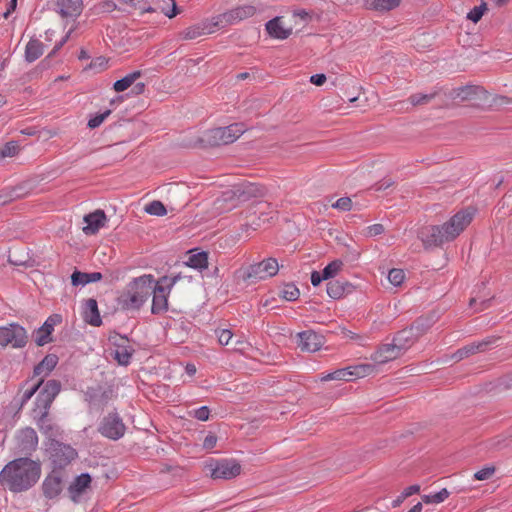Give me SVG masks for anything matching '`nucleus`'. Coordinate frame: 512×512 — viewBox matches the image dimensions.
I'll return each instance as SVG.
<instances>
[{"instance_id": "nucleus-1", "label": "nucleus", "mask_w": 512, "mask_h": 512, "mask_svg": "<svg viewBox=\"0 0 512 512\" xmlns=\"http://www.w3.org/2000/svg\"><path fill=\"white\" fill-rule=\"evenodd\" d=\"M41 477V465L29 457L9 461L0 471V485L14 494L31 489Z\"/></svg>"}, {"instance_id": "nucleus-2", "label": "nucleus", "mask_w": 512, "mask_h": 512, "mask_svg": "<svg viewBox=\"0 0 512 512\" xmlns=\"http://www.w3.org/2000/svg\"><path fill=\"white\" fill-rule=\"evenodd\" d=\"M475 211L463 209L441 225L424 226L418 231V238L425 248L439 247L455 240L472 222Z\"/></svg>"}, {"instance_id": "nucleus-3", "label": "nucleus", "mask_w": 512, "mask_h": 512, "mask_svg": "<svg viewBox=\"0 0 512 512\" xmlns=\"http://www.w3.org/2000/svg\"><path fill=\"white\" fill-rule=\"evenodd\" d=\"M154 277L142 275L131 281L126 291L120 296V304L127 310H138L152 293Z\"/></svg>"}, {"instance_id": "nucleus-4", "label": "nucleus", "mask_w": 512, "mask_h": 512, "mask_svg": "<svg viewBox=\"0 0 512 512\" xmlns=\"http://www.w3.org/2000/svg\"><path fill=\"white\" fill-rule=\"evenodd\" d=\"M245 130L242 123L209 129L204 133L202 141L210 146L227 145L236 141Z\"/></svg>"}, {"instance_id": "nucleus-5", "label": "nucleus", "mask_w": 512, "mask_h": 512, "mask_svg": "<svg viewBox=\"0 0 512 512\" xmlns=\"http://www.w3.org/2000/svg\"><path fill=\"white\" fill-rule=\"evenodd\" d=\"M180 276H174L169 278L164 276L160 279L159 284H153V299H152V307L151 312L153 314H160L168 309V295L172 287L179 280Z\"/></svg>"}, {"instance_id": "nucleus-6", "label": "nucleus", "mask_w": 512, "mask_h": 512, "mask_svg": "<svg viewBox=\"0 0 512 512\" xmlns=\"http://www.w3.org/2000/svg\"><path fill=\"white\" fill-rule=\"evenodd\" d=\"M266 189L256 183L243 182L234 185L232 189L223 193V200H235L237 203L249 201L253 198L263 197Z\"/></svg>"}, {"instance_id": "nucleus-7", "label": "nucleus", "mask_w": 512, "mask_h": 512, "mask_svg": "<svg viewBox=\"0 0 512 512\" xmlns=\"http://www.w3.org/2000/svg\"><path fill=\"white\" fill-rule=\"evenodd\" d=\"M27 339L26 330L16 323L0 327V345L3 347L23 348Z\"/></svg>"}, {"instance_id": "nucleus-8", "label": "nucleus", "mask_w": 512, "mask_h": 512, "mask_svg": "<svg viewBox=\"0 0 512 512\" xmlns=\"http://www.w3.org/2000/svg\"><path fill=\"white\" fill-rule=\"evenodd\" d=\"M206 470L213 479H232L240 474L241 466L235 460L223 459L211 461L206 465Z\"/></svg>"}, {"instance_id": "nucleus-9", "label": "nucleus", "mask_w": 512, "mask_h": 512, "mask_svg": "<svg viewBox=\"0 0 512 512\" xmlns=\"http://www.w3.org/2000/svg\"><path fill=\"white\" fill-rule=\"evenodd\" d=\"M61 390V384L57 380H49L45 383L41 391L39 392L36 402L35 408L42 411V420L45 418V415L49 413V409L51 404L53 403L56 396L59 394Z\"/></svg>"}, {"instance_id": "nucleus-10", "label": "nucleus", "mask_w": 512, "mask_h": 512, "mask_svg": "<svg viewBox=\"0 0 512 512\" xmlns=\"http://www.w3.org/2000/svg\"><path fill=\"white\" fill-rule=\"evenodd\" d=\"M246 271V278L248 279L256 281L266 280L278 273L279 264L275 258H267L259 263L250 265Z\"/></svg>"}, {"instance_id": "nucleus-11", "label": "nucleus", "mask_w": 512, "mask_h": 512, "mask_svg": "<svg viewBox=\"0 0 512 512\" xmlns=\"http://www.w3.org/2000/svg\"><path fill=\"white\" fill-rule=\"evenodd\" d=\"M256 13V8L252 5L245 4L228 10L215 19L214 26L234 25L244 19L250 18Z\"/></svg>"}, {"instance_id": "nucleus-12", "label": "nucleus", "mask_w": 512, "mask_h": 512, "mask_svg": "<svg viewBox=\"0 0 512 512\" xmlns=\"http://www.w3.org/2000/svg\"><path fill=\"white\" fill-rule=\"evenodd\" d=\"M126 427L117 413L108 414L101 421L98 431L102 436L111 439L118 440L125 434Z\"/></svg>"}, {"instance_id": "nucleus-13", "label": "nucleus", "mask_w": 512, "mask_h": 512, "mask_svg": "<svg viewBox=\"0 0 512 512\" xmlns=\"http://www.w3.org/2000/svg\"><path fill=\"white\" fill-rule=\"evenodd\" d=\"M38 445V436L31 427H25L17 431L15 435V449L20 454H31Z\"/></svg>"}, {"instance_id": "nucleus-14", "label": "nucleus", "mask_w": 512, "mask_h": 512, "mask_svg": "<svg viewBox=\"0 0 512 512\" xmlns=\"http://www.w3.org/2000/svg\"><path fill=\"white\" fill-rule=\"evenodd\" d=\"M50 453L53 463L58 467L66 466L77 457V452L73 447L60 442L51 444Z\"/></svg>"}, {"instance_id": "nucleus-15", "label": "nucleus", "mask_w": 512, "mask_h": 512, "mask_svg": "<svg viewBox=\"0 0 512 512\" xmlns=\"http://www.w3.org/2000/svg\"><path fill=\"white\" fill-rule=\"evenodd\" d=\"M297 345L302 351L316 352L324 344V337L313 330H305L297 333Z\"/></svg>"}, {"instance_id": "nucleus-16", "label": "nucleus", "mask_w": 512, "mask_h": 512, "mask_svg": "<svg viewBox=\"0 0 512 512\" xmlns=\"http://www.w3.org/2000/svg\"><path fill=\"white\" fill-rule=\"evenodd\" d=\"M403 355V346H396L393 342L381 345L371 355V360L378 366L395 360Z\"/></svg>"}, {"instance_id": "nucleus-17", "label": "nucleus", "mask_w": 512, "mask_h": 512, "mask_svg": "<svg viewBox=\"0 0 512 512\" xmlns=\"http://www.w3.org/2000/svg\"><path fill=\"white\" fill-rule=\"evenodd\" d=\"M83 232L86 235L96 234L102 227L105 226L107 218L102 210H96L84 216Z\"/></svg>"}, {"instance_id": "nucleus-18", "label": "nucleus", "mask_w": 512, "mask_h": 512, "mask_svg": "<svg viewBox=\"0 0 512 512\" xmlns=\"http://www.w3.org/2000/svg\"><path fill=\"white\" fill-rule=\"evenodd\" d=\"M91 477L88 473H82L77 476L68 488L70 498L73 502L78 503L83 494L90 487Z\"/></svg>"}, {"instance_id": "nucleus-19", "label": "nucleus", "mask_w": 512, "mask_h": 512, "mask_svg": "<svg viewBox=\"0 0 512 512\" xmlns=\"http://www.w3.org/2000/svg\"><path fill=\"white\" fill-rule=\"evenodd\" d=\"M60 316L54 315L46 319L44 324L38 328L35 335V342L38 346H43L51 341V334L54 326L60 322Z\"/></svg>"}, {"instance_id": "nucleus-20", "label": "nucleus", "mask_w": 512, "mask_h": 512, "mask_svg": "<svg viewBox=\"0 0 512 512\" xmlns=\"http://www.w3.org/2000/svg\"><path fill=\"white\" fill-rule=\"evenodd\" d=\"M134 349L126 338H120V343L115 344V349L112 352L113 358L119 365L126 366L130 363Z\"/></svg>"}, {"instance_id": "nucleus-21", "label": "nucleus", "mask_w": 512, "mask_h": 512, "mask_svg": "<svg viewBox=\"0 0 512 512\" xmlns=\"http://www.w3.org/2000/svg\"><path fill=\"white\" fill-rule=\"evenodd\" d=\"M42 490L49 499L57 497L62 491L61 477L56 473L48 475L42 483Z\"/></svg>"}, {"instance_id": "nucleus-22", "label": "nucleus", "mask_w": 512, "mask_h": 512, "mask_svg": "<svg viewBox=\"0 0 512 512\" xmlns=\"http://www.w3.org/2000/svg\"><path fill=\"white\" fill-rule=\"evenodd\" d=\"M83 318L92 326H100L102 323L97 301L89 298L83 302Z\"/></svg>"}, {"instance_id": "nucleus-23", "label": "nucleus", "mask_w": 512, "mask_h": 512, "mask_svg": "<svg viewBox=\"0 0 512 512\" xmlns=\"http://www.w3.org/2000/svg\"><path fill=\"white\" fill-rule=\"evenodd\" d=\"M265 27L268 34L275 39H287L292 33L291 28H286L283 26L280 17H275L269 20Z\"/></svg>"}, {"instance_id": "nucleus-24", "label": "nucleus", "mask_w": 512, "mask_h": 512, "mask_svg": "<svg viewBox=\"0 0 512 512\" xmlns=\"http://www.w3.org/2000/svg\"><path fill=\"white\" fill-rule=\"evenodd\" d=\"M57 6L59 13L63 17H77L83 9L82 0H58Z\"/></svg>"}, {"instance_id": "nucleus-25", "label": "nucleus", "mask_w": 512, "mask_h": 512, "mask_svg": "<svg viewBox=\"0 0 512 512\" xmlns=\"http://www.w3.org/2000/svg\"><path fill=\"white\" fill-rule=\"evenodd\" d=\"M213 32L214 30L210 28L208 24H195L181 31L179 37L182 40H194L200 36Z\"/></svg>"}, {"instance_id": "nucleus-26", "label": "nucleus", "mask_w": 512, "mask_h": 512, "mask_svg": "<svg viewBox=\"0 0 512 512\" xmlns=\"http://www.w3.org/2000/svg\"><path fill=\"white\" fill-rule=\"evenodd\" d=\"M57 363L58 357L55 354H48L34 368V374L36 376H41V379H43L50 374V372L56 367Z\"/></svg>"}, {"instance_id": "nucleus-27", "label": "nucleus", "mask_w": 512, "mask_h": 512, "mask_svg": "<svg viewBox=\"0 0 512 512\" xmlns=\"http://www.w3.org/2000/svg\"><path fill=\"white\" fill-rule=\"evenodd\" d=\"M102 279V274L100 272H92V273H84L75 271L71 275V282L72 285L78 286V285H86L92 282H97Z\"/></svg>"}, {"instance_id": "nucleus-28", "label": "nucleus", "mask_w": 512, "mask_h": 512, "mask_svg": "<svg viewBox=\"0 0 512 512\" xmlns=\"http://www.w3.org/2000/svg\"><path fill=\"white\" fill-rule=\"evenodd\" d=\"M400 4V0H365V7L378 12H387Z\"/></svg>"}, {"instance_id": "nucleus-29", "label": "nucleus", "mask_w": 512, "mask_h": 512, "mask_svg": "<svg viewBox=\"0 0 512 512\" xmlns=\"http://www.w3.org/2000/svg\"><path fill=\"white\" fill-rule=\"evenodd\" d=\"M414 328L404 329L396 334L393 343L396 346H403V353L411 346L415 340Z\"/></svg>"}, {"instance_id": "nucleus-30", "label": "nucleus", "mask_w": 512, "mask_h": 512, "mask_svg": "<svg viewBox=\"0 0 512 512\" xmlns=\"http://www.w3.org/2000/svg\"><path fill=\"white\" fill-rule=\"evenodd\" d=\"M491 343V340L481 341L478 343H473L470 345H467L461 349H459L454 355L453 358L456 360H462L465 357L474 354L478 351H484L485 347Z\"/></svg>"}, {"instance_id": "nucleus-31", "label": "nucleus", "mask_w": 512, "mask_h": 512, "mask_svg": "<svg viewBox=\"0 0 512 512\" xmlns=\"http://www.w3.org/2000/svg\"><path fill=\"white\" fill-rule=\"evenodd\" d=\"M43 54V44L37 39H31L25 49V59L34 62Z\"/></svg>"}, {"instance_id": "nucleus-32", "label": "nucleus", "mask_w": 512, "mask_h": 512, "mask_svg": "<svg viewBox=\"0 0 512 512\" xmlns=\"http://www.w3.org/2000/svg\"><path fill=\"white\" fill-rule=\"evenodd\" d=\"M188 267L202 271L208 267V255L206 252L191 254L186 261Z\"/></svg>"}, {"instance_id": "nucleus-33", "label": "nucleus", "mask_w": 512, "mask_h": 512, "mask_svg": "<svg viewBox=\"0 0 512 512\" xmlns=\"http://www.w3.org/2000/svg\"><path fill=\"white\" fill-rule=\"evenodd\" d=\"M140 75V71H134L126 75L125 77L117 80L113 85L114 90L116 92H123L127 90L140 77Z\"/></svg>"}, {"instance_id": "nucleus-34", "label": "nucleus", "mask_w": 512, "mask_h": 512, "mask_svg": "<svg viewBox=\"0 0 512 512\" xmlns=\"http://www.w3.org/2000/svg\"><path fill=\"white\" fill-rule=\"evenodd\" d=\"M449 495L450 492L446 488H443L439 492L423 495L422 501L425 504H439L444 502Z\"/></svg>"}, {"instance_id": "nucleus-35", "label": "nucleus", "mask_w": 512, "mask_h": 512, "mask_svg": "<svg viewBox=\"0 0 512 512\" xmlns=\"http://www.w3.org/2000/svg\"><path fill=\"white\" fill-rule=\"evenodd\" d=\"M357 378H363L378 372V365L372 361V363H362L354 365Z\"/></svg>"}, {"instance_id": "nucleus-36", "label": "nucleus", "mask_w": 512, "mask_h": 512, "mask_svg": "<svg viewBox=\"0 0 512 512\" xmlns=\"http://www.w3.org/2000/svg\"><path fill=\"white\" fill-rule=\"evenodd\" d=\"M342 267H343V262L339 259H336V260L330 262L323 269L322 278H325L326 280H328V279L335 277L341 271Z\"/></svg>"}, {"instance_id": "nucleus-37", "label": "nucleus", "mask_w": 512, "mask_h": 512, "mask_svg": "<svg viewBox=\"0 0 512 512\" xmlns=\"http://www.w3.org/2000/svg\"><path fill=\"white\" fill-rule=\"evenodd\" d=\"M33 413L34 420L36 421V424L38 425L39 429L45 434H51L53 427L48 420V414H46L45 418L42 420V411L34 408Z\"/></svg>"}, {"instance_id": "nucleus-38", "label": "nucleus", "mask_w": 512, "mask_h": 512, "mask_svg": "<svg viewBox=\"0 0 512 512\" xmlns=\"http://www.w3.org/2000/svg\"><path fill=\"white\" fill-rule=\"evenodd\" d=\"M144 211L149 215L164 216L167 214V210L161 201L154 200L148 203Z\"/></svg>"}, {"instance_id": "nucleus-39", "label": "nucleus", "mask_w": 512, "mask_h": 512, "mask_svg": "<svg viewBox=\"0 0 512 512\" xmlns=\"http://www.w3.org/2000/svg\"><path fill=\"white\" fill-rule=\"evenodd\" d=\"M344 285L339 281H330L327 283V294L333 299H339L344 294Z\"/></svg>"}, {"instance_id": "nucleus-40", "label": "nucleus", "mask_w": 512, "mask_h": 512, "mask_svg": "<svg viewBox=\"0 0 512 512\" xmlns=\"http://www.w3.org/2000/svg\"><path fill=\"white\" fill-rule=\"evenodd\" d=\"M405 279V272L402 269H391L388 273V280L393 286H400Z\"/></svg>"}, {"instance_id": "nucleus-41", "label": "nucleus", "mask_w": 512, "mask_h": 512, "mask_svg": "<svg viewBox=\"0 0 512 512\" xmlns=\"http://www.w3.org/2000/svg\"><path fill=\"white\" fill-rule=\"evenodd\" d=\"M281 295L287 301H295L298 299L300 292L295 285L288 284L281 291Z\"/></svg>"}, {"instance_id": "nucleus-42", "label": "nucleus", "mask_w": 512, "mask_h": 512, "mask_svg": "<svg viewBox=\"0 0 512 512\" xmlns=\"http://www.w3.org/2000/svg\"><path fill=\"white\" fill-rule=\"evenodd\" d=\"M435 94L417 93L410 96L409 101L413 106L424 105L429 103Z\"/></svg>"}, {"instance_id": "nucleus-43", "label": "nucleus", "mask_w": 512, "mask_h": 512, "mask_svg": "<svg viewBox=\"0 0 512 512\" xmlns=\"http://www.w3.org/2000/svg\"><path fill=\"white\" fill-rule=\"evenodd\" d=\"M111 114V110L107 109L102 113H97L88 121V127L91 129L99 127L104 120Z\"/></svg>"}, {"instance_id": "nucleus-44", "label": "nucleus", "mask_w": 512, "mask_h": 512, "mask_svg": "<svg viewBox=\"0 0 512 512\" xmlns=\"http://www.w3.org/2000/svg\"><path fill=\"white\" fill-rule=\"evenodd\" d=\"M18 149V143L15 141H10L0 149V157H12L18 153Z\"/></svg>"}, {"instance_id": "nucleus-45", "label": "nucleus", "mask_w": 512, "mask_h": 512, "mask_svg": "<svg viewBox=\"0 0 512 512\" xmlns=\"http://www.w3.org/2000/svg\"><path fill=\"white\" fill-rule=\"evenodd\" d=\"M486 4L482 3L479 6H475L468 14L467 19L471 20L473 23H477L483 16L486 11Z\"/></svg>"}, {"instance_id": "nucleus-46", "label": "nucleus", "mask_w": 512, "mask_h": 512, "mask_svg": "<svg viewBox=\"0 0 512 512\" xmlns=\"http://www.w3.org/2000/svg\"><path fill=\"white\" fill-rule=\"evenodd\" d=\"M107 65L108 60L105 57L100 56L91 61L89 64V69H92L95 72H101L107 68Z\"/></svg>"}, {"instance_id": "nucleus-47", "label": "nucleus", "mask_w": 512, "mask_h": 512, "mask_svg": "<svg viewBox=\"0 0 512 512\" xmlns=\"http://www.w3.org/2000/svg\"><path fill=\"white\" fill-rule=\"evenodd\" d=\"M118 1L122 4H126V5L132 6L134 8H137L142 12L154 11L150 6H146V4L143 3V0H118Z\"/></svg>"}, {"instance_id": "nucleus-48", "label": "nucleus", "mask_w": 512, "mask_h": 512, "mask_svg": "<svg viewBox=\"0 0 512 512\" xmlns=\"http://www.w3.org/2000/svg\"><path fill=\"white\" fill-rule=\"evenodd\" d=\"M332 207L341 211H350L352 209V200L349 197H341L332 204Z\"/></svg>"}, {"instance_id": "nucleus-49", "label": "nucleus", "mask_w": 512, "mask_h": 512, "mask_svg": "<svg viewBox=\"0 0 512 512\" xmlns=\"http://www.w3.org/2000/svg\"><path fill=\"white\" fill-rule=\"evenodd\" d=\"M215 333L221 345H228L233 336V333L229 329H218Z\"/></svg>"}, {"instance_id": "nucleus-50", "label": "nucleus", "mask_w": 512, "mask_h": 512, "mask_svg": "<svg viewBox=\"0 0 512 512\" xmlns=\"http://www.w3.org/2000/svg\"><path fill=\"white\" fill-rule=\"evenodd\" d=\"M321 381H332V380H343L345 381V373H343L342 368L335 370L333 372L322 374L320 377Z\"/></svg>"}, {"instance_id": "nucleus-51", "label": "nucleus", "mask_w": 512, "mask_h": 512, "mask_svg": "<svg viewBox=\"0 0 512 512\" xmlns=\"http://www.w3.org/2000/svg\"><path fill=\"white\" fill-rule=\"evenodd\" d=\"M384 232V226L382 224H373L365 228L364 235L366 237H375Z\"/></svg>"}, {"instance_id": "nucleus-52", "label": "nucleus", "mask_w": 512, "mask_h": 512, "mask_svg": "<svg viewBox=\"0 0 512 512\" xmlns=\"http://www.w3.org/2000/svg\"><path fill=\"white\" fill-rule=\"evenodd\" d=\"M495 472L494 467H484L474 474V478L483 481L489 479Z\"/></svg>"}, {"instance_id": "nucleus-53", "label": "nucleus", "mask_w": 512, "mask_h": 512, "mask_svg": "<svg viewBox=\"0 0 512 512\" xmlns=\"http://www.w3.org/2000/svg\"><path fill=\"white\" fill-rule=\"evenodd\" d=\"M210 410L207 406H202L193 411V416L200 421H207L209 419Z\"/></svg>"}, {"instance_id": "nucleus-54", "label": "nucleus", "mask_w": 512, "mask_h": 512, "mask_svg": "<svg viewBox=\"0 0 512 512\" xmlns=\"http://www.w3.org/2000/svg\"><path fill=\"white\" fill-rule=\"evenodd\" d=\"M217 443L216 435L210 433L203 440V448L206 450H212Z\"/></svg>"}, {"instance_id": "nucleus-55", "label": "nucleus", "mask_w": 512, "mask_h": 512, "mask_svg": "<svg viewBox=\"0 0 512 512\" xmlns=\"http://www.w3.org/2000/svg\"><path fill=\"white\" fill-rule=\"evenodd\" d=\"M117 5L112 0H105L99 6V10L103 13H110L116 9Z\"/></svg>"}, {"instance_id": "nucleus-56", "label": "nucleus", "mask_w": 512, "mask_h": 512, "mask_svg": "<svg viewBox=\"0 0 512 512\" xmlns=\"http://www.w3.org/2000/svg\"><path fill=\"white\" fill-rule=\"evenodd\" d=\"M42 383L43 379H40V381L34 387L24 392L22 397V404L26 403L28 400L32 398V396L36 393V391L39 389Z\"/></svg>"}, {"instance_id": "nucleus-57", "label": "nucleus", "mask_w": 512, "mask_h": 512, "mask_svg": "<svg viewBox=\"0 0 512 512\" xmlns=\"http://www.w3.org/2000/svg\"><path fill=\"white\" fill-rule=\"evenodd\" d=\"M419 491H420V486L418 484L408 486L401 493V498L406 499L407 497H410L411 495L416 494Z\"/></svg>"}, {"instance_id": "nucleus-58", "label": "nucleus", "mask_w": 512, "mask_h": 512, "mask_svg": "<svg viewBox=\"0 0 512 512\" xmlns=\"http://www.w3.org/2000/svg\"><path fill=\"white\" fill-rule=\"evenodd\" d=\"M326 81L325 74H314L310 77V82L316 86H321Z\"/></svg>"}, {"instance_id": "nucleus-59", "label": "nucleus", "mask_w": 512, "mask_h": 512, "mask_svg": "<svg viewBox=\"0 0 512 512\" xmlns=\"http://www.w3.org/2000/svg\"><path fill=\"white\" fill-rule=\"evenodd\" d=\"M343 373H345V381H352L357 378L356 371L354 370V366H348L345 368H342Z\"/></svg>"}, {"instance_id": "nucleus-60", "label": "nucleus", "mask_w": 512, "mask_h": 512, "mask_svg": "<svg viewBox=\"0 0 512 512\" xmlns=\"http://www.w3.org/2000/svg\"><path fill=\"white\" fill-rule=\"evenodd\" d=\"M323 280H326L325 278H322V273L318 271H313L311 273V283L313 286H318Z\"/></svg>"}, {"instance_id": "nucleus-61", "label": "nucleus", "mask_w": 512, "mask_h": 512, "mask_svg": "<svg viewBox=\"0 0 512 512\" xmlns=\"http://www.w3.org/2000/svg\"><path fill=\"white\" fill-rule=\"evenodd\" d=\"M173 1V5H172V8L171 10H168V11H165L164 14L168 17V18H173L174 16H176L177 14V6H176V3L174 0Z\"/></svg>"}, {"instance_id": "nucleus-62", "label": "nucleus", "mask_w": 512, "mask_h": 512, "mask_svg": "<svg viewBox=\"0 0 512 512\" xmlns=\"http://www.w3.org/2000/svg\"><path fill=\"white\" fill-rule=\"evenodd\" d=\"M185 371L186 373L189 375V376H193L195 375L196 373V367L194 364H191V363H188L186 366H185Z\"/></svg>"}, {"instance_id": "nucleus-63", "label": "nucleus", "mask_w": 512, "mask_h": 512, "mask_svg": "<svg viewBox=\"0 0 512 512\" xmlns=\"http://www.w3.org/2000/svg\"><path fill=\"white\" fill-rule=\"evenodd\" d=\"M293 15L296 17H300L302 19H306L308 17V12L304 9H300V10H295L293 12Z\"/></svg>"}, {"instance_id": "nucleus-64", "label": "nucleus", "mask_w": 512, "mask_h": 512, "mask_svg": "<svg viewBox=\"0 0 512 512\" xmlns=\"http://www.w3.org/2000/svg\"><path fill=\"white\" fill-rule=\"evenodd\" d=\"M17 6V0H10L9 8L7 12L4 14L5 17H7L12 11L16 9Z\"/></svg>"}]
</instances>
